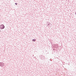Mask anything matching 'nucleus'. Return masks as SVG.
<instances>
[{
    "mask_svg": "<svg viewBox=\"0 0 76 76\" xmlns=\"http://www.w3.org/2000/svg\"><path fill=\"white\" fill-rule=\"evenodd\" d=\"M36 41V39H32V41H34L35 42V41Z\"/></svg>",
    "mask_w": 76,
    "mask_h": 76,
    "instance_id": "3",
    "label": "nucleus"
},
{
    "mask_svg": "<svg viewBox=\"0 0 76 76\" xmlns=\"http://www.w3.org/2000/svg\"><path fill=\"white\" fill-rule=\"evenodd\" d=\"M33 56H34V55Z\"/></svg>",
    "mask_w": 76,
    "mask_h": 76,
    "instance_id": "9",
    "label": "nucleus"
},
{
    "mask_svg": "<svg viewBox=\"0 0 76 76\" xmlns=\"http://www.w3.org/2000/svg\"><path fill=\"white\" fill-rule=\"evenodd\" d=\"M75 14L76 15V12H75Z\"/></svg>",
    "mask_w": 76,
    "mask_h": 76,
    "instance_id": "7",
    "label": "nucleus"
},
{
    "mask_svg": "<svg viewBox=\"0 0 76 76\" xmlns=\"http://www.w3.org/2000/svg\"><path fill=\"white\" fill-rule=\"evenodd\" d=\"M34 58H36V57H34Z\"/></svg>",
    "mask_w": 76,
    "mask_h": 76,
    "instance_id": "6",
    "label": "nucleus"
},
{
    "mask_svg": "<svg viewBox=\"0 0 76 76\" xmlns=\"http://www.w3.org/2000/svg\"><path fill=\"white\" fill-rule=\"evenodd\" d=\"M0 28H1V29H4V26L3 24H2L1 25Z\"/></svg>",
    "mask_w": 76,
    "mask_h": 76,
    "instance_id": "2",
    "label": "nucleus"
},
{
    "mask_svg": "<svg viewBox=\"0 0 76 76\" xmlns=\"http://www.w3.org/2000/svg\"><path fill=\"white\" fill-rule=\"evenodd\" d=\"M4 66V63L3 62H0V66L1 67H3Z\"/></svg>",
    "mask_w": 76,
    "mask_h": 76,
    "instance_id": "1",
    "label": "nucleus"
},
{
    "mask_svg": "<svg viewBox=\"0 0 76 76\" xmlns=\"http://www.w3.org/2000/svg\"><path fill=\"white\" fill-rule=\"evenodd\" d=\"M40 57H42V58H43V57H44V56H42V55H41Z\"/></svg>",
    "mask_w": 76,
    "mask_h": 76,
    "instance_id": "4",
    "label": "nucleus"
},
{
    "mask_svg": "<svg viewBox=\"0 0 76 76\" xmlns=\"http://www.w3.org/2000/svg\"><path fill=\"white\" fill-rule=\"evenodd\" d=\"M50 25V24H48V25Z\"/></svg>",
    "mask_w": 76,
    "mask_h": 76,
    "instance_id": "8",
    "label": "nucleus"
},
{
    "mask_svg": "<svg viewBox=\"0 0 76 76\" xmlns=\"http://www.w3.org/2000/svg\"><path fill=\"white\" fill-rule=\"evenodd\" d=\"M15 4H16V5H17V4H18V3H15Z\"/></svg>",
    "mask_w": 76,
    "mask_h": 76,
    "instance_id": "5",
    "label": "nucleus"
}]
</instances>
